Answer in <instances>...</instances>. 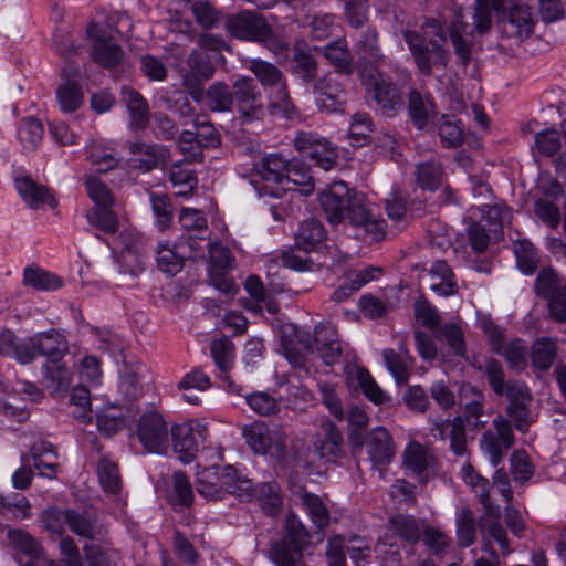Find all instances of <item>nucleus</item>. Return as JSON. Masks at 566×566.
<instances>
[{
  "label": "nucleus",
  "instance_id": "obj_54",
  "mask_svg": "<svg viewBox=\"0 0 566 566\" xmlns=\"http://www.w3.org/2000/svg\"><path fill=\"white\" fill-rule=\"evenodd\" d=\"M465 483L470 485L478 494L479 500L483 505L485 514L490 517L497 520L501 515V509L499 505L493 504L491 501L489 480L476 473L475 475H472L470 479H467Z\"/></svg>",
  "mask_w": 566,
  "mask_h": 566
},
{
  "label": "nucleus",
  "instance_id": "obj_24",
  "mask_svg": "<svg viewBox=\"0 0 566 566\" xmlns=\"http://www.w3.org/2000/svg\"><path fill=\"white\" fill-rule=\"evenodd\" d=\"M345 373L349 385L359 386L365 396L374 403L381 405L388 400L386 394L376 384L367 369L356 365H347Z\"/></svg>",
  "mask_w": 566,
  "mask_h": 566
},
{
  "label": "nucleus",
  "instance_id": "obj_56",
  "mask_svg": "<svg viewBox=\"0 0 566 566\" xmlns=\"http://www.w3.org/2000/svg\"><path fill=\"white\" fill-rule=\"evenodd\" d=\"M187 72L182 76H191L192 78L207 81L214 74V66L210 59L199 52L192 51L186 61Z\"/></svg>",
  "mask_w": 566,
  "mask_h": 566
},
{
  "label": "nucleus",
  "instance_id": "obj_34",
  "mask_svg": "<svg viewBox=\"0 0 566 566\" xmlns=\"http://www.w3.org/2000/svg\"><path fill=\"white\" fill-rule=\"evenodd\" d=\"M557 342L553 338L541 337L535 340L531 348L533 366L538 370H548L557 357Z\"/></svg>",
  "mask_w": 566,
  "mask_h": 566
},
{
  "label": "nucleus",
  "instance_id": "obj_64",
  "mask_svg": "<svg viewBox=\"0 0 566 566\" xmlns=\"http://www.w3.org/2000/svg\"><path fill=\"white\" fill-rule=\"evenodd\" d=\"M438 133L441 143L449 148H455L461 145L463 140V130L459 122L451 116H442L439 125Z\"/></svg>",
  "mask_w": 566,
  "mask_h": 566
},
{
  "label": "nucleus",
  "instance_id": "obj_33",
  "mask_svg": "<svg viewBox=\"0 0 566 566\" xmlns=\"http://www.w3.org/2000/svg\"><path fill=\"white\" fill-rule=\"evenodd\" d=\"M269 558L276 566H301L303 548L289 543L286 538H282L272 544L269 551Z\"/></svg>",
  "mask_w": 566,
  "mask_h": 566
},
{
  "label": "nucleus",
  "instance_id": "obj_44",
  "mask_svg": "<svg viewBox=\"0 0 566 566\" xmlns=\"http://www.w3.org/2000/svg\"><path fill=\"white\" fill-rule=\"evenodd\" d=\"M248 67L264 87L273 90L285 83L283 73L272 63L260 59H253L250 61V65Z\"/></svg>",
  "mask_w": 566,
  "mask_h": 566
},
{
  "label": "nucleus",
  "instance_id": "obj_25",
  "mask_svg": "<svg viewBox=\"0 0 566 566\" xmlns=\"http://www.w3.org/2000/svg\"><path fill=\"white\" fill-rule=\"evenodd\" d=\"M387 369L396 379L398 385L406 384L409 379V370L413 364V359L409 354L405 343H400L398 350L392 348L382 352Z\"/></svg>",
  "mask_w": 566,
  "mask_h": 566
},
{
  "label": "nucleus",
  "instance_id": "obj_57",
  "mask_svg": "<svg viewBox=\"0 0 566 566\" xmlns=\"http://www.w3.org/2000/svg\"><path fill=\"white\" fill-rule=\"evenodd\" d=\"M18 137L25 150H35L43 138L41 122L33 117L25 118L20 125Z\"/></svg>",
  "mask_w": 566,
  "mask_h": 566
},
{
  "label": "nucleus",
  "instance_id": "obj_51",
  "mask_svg": "<svg viewBox=\"0 0 566 566\" xmlns=\"http://www.w3.org/2000/svg\"><path fill=\"white\" fill-rule=\"evenodd\" d=\"M389 525L395 535L407 542L417 543L421 536L422 528L413 516L398 514L390 518Z\"/></svg>",
  "mask_w": 566,
  "mask_h": 566
},
{
  "label": "nucleus",
  "instance_id": "obj_58",
  "mask_svg": "<svg viewBox=\"0 0 566 566\" xmlns=\"http://www.w3.org/2000/svg\"><path fill=\"white\" fill-rule=\"evenodd\" d=\"M23 284L36 290L53 291L62 285L59 276L40 269L28 268L23 273Z\"/></svg>",
  "mask_w": 566,
  "mask_h": 566
},
{
  "label": "nucleus",
  "instance_id": "obj_45",
  "mask_svg": "<svg viewBox=\"0 0 566 566\" xmlns=\"http://www.w3.org/2000/svg\"><path fill=\"white\" fill-rule=\"evenodd\" d=\"M44 376L55 391L66 390L72 382V373L60 359H49L44 365Z\"/></svg>",
  "mask_w": 566,
  "mask_h": 566
},
{
  "label": "nucleus",
  "instance_id": "obj_5",
  "mask_svg": "<svg viewBox=\"0 0 566 566\" xmlns=\"http://www.w3.org/2000/svg\"><path fill=\"white\" fill-rule=\"evenodd\" d=\"M235 91L233 107L243 124L261 120L264 117L265 108L262 94L252 77L241 75L232 83Z\"/></svg>",
  "mask_w": 566,
  "mask_h": 566
},
{
  "label": "nucleus",
  "instance_id": "obj_32",
  "mask_svg": "<svg viewBox=\"0 0 566 566\" xmlns=\"http://www.w3.org/2000/svg\"><path fill=\"white\" fill-rule=\"evenodd\" d=\"M122 96L130 114V125L136 129H144L149 118L147 102L137 91L130 87H123Z\"/></svg>",
  "mask_w": 566,
  "mask_h": 566
},
{
  "label": "nucleus",
  "instance_id": "obj_63",
  "mask_svg": "<svg viewBox=\"0 0 566 566\" xmlns=\"http://www.w3.org/2000/svg\"><path fill=\"white\" fill-rule=\"evenodd\" d=\"M90 224L98 228L105 233H115L118 230V219L111 207H94L87 213Z\"/></svg>",
  "mask_w": 566,
  "mask_h": 566
},
{
  "label": "nucleus",
  "instance_id": "obj_13",
  "mask_svg": "<svg viewBox=\"0 0 566 566\" xmlns=\"http://www.w3.org/2000/svg\"><path fill=\"white\" fill-rule=\"evenodd\" d=\"M306 347L312 353H316L328 366H333L338 363L342 356V346L338 339V334L332 325L316 326L314 336L306 344Z\"/></svg>",
  "mask_w": 566,
  "mask_h": 566
},
{
  "label": "nucleus",
  "instance_id": "obj_38",
  "mask_svg": "<svg viewBox=\"0 0 566 566\" xmlns=\"http://www.w3.org/2000/svg\"><path fill=\"white\" fill-rule=\"evenodd\" d=\"M298 499L313 524L319 530L325 528L329 523V512L323 501L306 490L298 492Z\"/></svg>",
  "mask_w": 566,
  "mask_h": 566
},
{
  "label": "nucleus",
  "instance_id": "obj_27",
  "mask_svg": "<svg viewBox=\"0 0 566 566\" xmlns=\"http://www.w3.org/2000/svg\"><path fill=\"white\" fill-rule=\"evenodd\" d=\"M408 111L413 125L418 129L426 128L436 114L432 98L416 90L409 93Z\"/></svg>",
  "mask_w": 566,
  "mask_h": 566
},
{
  "label": "nucleus",
  "instance_id": "obj_49",
  "mask_svg": "<svg viewBox=\"0 0 566 566\" xmlns=\"http://www.w3.org/2000/svg\"><path fill=\"white\" fill-rule=\"evenodd\" d=\"M96 423L102 434L111 437L125 428L126 419L115 406H109L97 411Z\"/></svg>",
  "mask_w": 566,
  "mask_h": 566
},
{
  "label": "nucleus",
  "instance_id": "obj_55",
  "mask_svg": "<svg viewBox=\"0 0 566 566\" xmlns=\"http://www.w3.org/2000/svg\"><path fill=\"white\" fill-rule=\"evenodd\" d=\"M373 132V122L367 113H356L352 116L348 137L355 147H360L369 142Z\"/></svg>",
  "mask_w": 566,
  "mask_h": 566
},
{
  "label": "nucleus",
  "instance_id": "obj_22",
  "mask_svg": "<svg viewBox=\"0 0 566 566\" xmlns=\"http://www.w3.org/2000/svg\"><path fill=\"white\" fill-rule=\"evenodd\" d=\"M314 90L317 94V105L325 112L339 111L346 102L343 86L331 76L318 81Z\"/></svg>",
  "mask_w": 566,
  "mask_h": 566
},
{
  "label": "nucleus",
  "instance_id": "obj_28",
  "mask_svg": "<svg viewBox=\"0 0 566 566\" xmlns=\"http://www.w3.org/2000/svg\"><path fill=\"white\" fill-rule=\"evenodd\" d=\"M34 343L38 355L49 359H60L69 349L66 338L55 329L35 334Z\"/></svg>",
  "mask_w": 566,
  "mask_h": 566
},
{
  "label": "nucleus",
  "instance_id": "obj_30",
  "mask_svg": "<svg viewBox=\"0 0 566 566\" xmlns=\"http://www.w3.org/2000/svg\"><path fill=\"white\" fill-rule=\"evenodd\" d=\"M235 91L224 82H214L206 91V106L216 113H229L233 109Z\"/></svg>",
  "mask_w": 566,
  "mask_h": 566
},
{
  "label": "nucleus",
  "instance_id": "obj_18",
  "mask_svg": "<svg viewBox=\"0 0 566 566\" xmlns=\"http://www.w3.org/2000/svg\"><path fill=\"white\" fill-rule=\"evenodd\" d=\"M129 153L133 157L129 159L132 168L147 172L165 161L168 156V149L164 146L147 144L136 140L129 145Z\"/></svg>",
  "mask_w": 566,
  "mask_h": 566
},
{
  "label": "nucleus",
  "instance_id": "obj_4",
  "mask_svg": "<svg viewBox=\"0 0 566 566\" xmlns=\"http://www.w3.org/2000/svg\"><path fill=\"white\" fill-rule=\"evenodd\" d=\"M403 39L412 54L419 72L426 76L432 74V69L446 67L449 63L448 51L436 41L430 44L416 31H406Z\"/></svg>",
  "mask_w": 566,
  "mask_h": 566
},
{
  "label": "nucleus",
  "instance_id": "obj_42",
  "mask_svg": "<svg viewBox=\"0 0 566 566\" xmlns=\"http://www.w3.org/2000/svg\"><path fill=\"white\" fill-rule=\"evenodd\" d=\"M465 28L467 24L460 13L457 14L455 20L452 21L448 28L454 53L464 67L468 66L471 60V46L462 35V33L465 32Z\"/></svg>",
  "mask_w": 566,
  "mask_h": 566
},
{
  "label": "nucleus",
  "instance_id": "obj_14",
  "mask_svg": "<svg viewBox=\"0 0 566 566\" xmlns=\"http://www.w3.org/2000/svg\"><path fill=\"white\" fill-rule=\"evenodd\" d=\"M494 352L504 356L513 369H524L526 366L527 346L521 339L504 342L501 331L492 324H484Z\"/></svg>",
  "mask_w": 566,
  "mask_h": 566
},
{
  "label": "nucleus",
  "instance_id": "obj_12",
  "mask_svg": "<svg viewBox=\"0 0 566 566\" xmlns=\"http://www.w3.org/2000/svg\"><path fill=\"white\" fill-rule=\"evenodd\" d=\"M402 462L419 482L427 483L431 471L434 469L437 459L429 447L411 441L403 451Z\"/></svg>",
  "mask_w": 566,
  "mask_h": 566
},
{
  "label": "nucleus",
  "instance_id": "obj_40",
  "mask_svg": "<svg viewBox=\"0 0 566 566\" xmlns=\"http://www.w3.org/2000/svg\"><path fill=\"white\" fill-rule=\"evenodd\" d=\"M211 356L219 369V377L228 381L229 376L228 373L232 367L233 357H234V346L233 344L226 337L216 339L211 343L210 346Z\"/></svg>",
  "mask_w": 566,
  "mask_h": 566
},
{
  "label": "nucleus",
  "instance_id": "obj_1",
  "mask_svg": "<svg viewBox=\"0 0 566 566\" xmlns=\"http://www.w3.org/2000/svg\"><path fill=\"white\" fill-rule=\"evenodd\" d=\"M319 202L331 224H339L345 219L361 229L373 241L386 235V221L370 210L364 195L349 189L342 181L334 182L322 191Z\"/></svg>",
  "mask_w": 566,
  "mask_h": 566
},
{
  "label": "nucleus",
  "instance_id": "obj_31",
  "mask_svg": "<svg viewBox=\"0 0 566 566\" xmlns=\"http://www.w3.org/2000/svg\"><path fill=\"white\" fill-rule=\"evenodd\" d=\"M430 289L440 296H450L458 293L451 268L444 261H436L430 270Z\"/></svg>",
  "mask_w": 566,
  "mask_h": 566
},
{
  "label": "nucleus",
  "instance_id": "obj_26",
  "mask_svg": "<svg viewBox=\"0 0 566 566\" xmlns=\"http://www.w3.org/2000/svg\"><path fill=\"white\" fill-rule=\"evenodd\" d=\"M292 72L302 78L305 83L313 82L318 72V64L308 45L303 41L294 44Z\"/></svg>",
  "mask_w": 566,
  "mask_h": 566
},
{
  "label": "nucleus",
  "instance_id": "obj_16",
  "mask_svg": "<svg viewBox=\"0 0 566 566\" xmlns=\"http://www.w3.org/2000/svg\"><path fill=\"white\" fill-rule=\"evenodd\" d=\"M14 185L19 196L30 209H42L45 205L52 209L57 207V200L52 191L30 176L15 177Z\"/></svg>",
  "mask_w": 566,
  "mask_h": 566
},
{
  "label": "nucleus",
  "instance_id": "obj_11",
  "mask_svg": "<svg viewBox=\"0 0 566 566\" xmlns=\"http://www.w3.org/2000/svg\"><path fill=\"white\" fill-rule=\"evenodd\" d=\"M227 28L233 36L241 40L265 42L272 36L266 21L253 11L229 17Z\"/></svg>",
  "mask_w": 566,
  "mask_h": 566
},
{
  "label": "nucleus",
  "instance_id": "obj_19",
  "mask_svg": "<svg viewBox=\"0 0 566 566\" xmlns=\"http://www.w3.org/2000/svg\"><path fill=\"white\" fill-rule=\"evenodd\" d=\"M290 160L283 155L274 153L264 156L255 165V176L269 185L285 188V177Z\"/></svg>",
  "mask_w": 566,
  "mask_h": 566
},
{
  "label": "nucleus",
  "instance_id": "obj_23",
  "mask_svg": "<svg viewBox=\"0 0 566 566\" xmlns=\"http://www.w3.org/2000/svg\"><path fill=\"white\" fill-rule=\"evenodd\" d=\"M31 457L34 468L39 474L49 479L56 478L57 453L52 443L45 440H38L31 446Z\"/></svg>",
  "mask_w": 566,
  "mask_h": 566
},
{
  "label": "nucleus",
  "instance_id": "obj_50",
  "mask_svg": "<svg viewBox=\"0 0 566 566\" xmlns=\"http://www.w3.org/2000/svg\"><path fill=\"white\" fill-rule=\"evenodd\" d=\"M518 269L525 274H532L536 270L539 258L536 248L527 240H517L513 244Z\"/></svg>",
  "mask_w": 566,
  "mask_h": 566
},
{
  "label": "nucleus",
  "instance_id": "obj_3",
  "mask_svg": "<svg viewBox=\"0 0 566 566\" xmlns=\"http://www.w3.org/2000/svg\"><path fill=\"white\" fill-rule=\"evenodd\" d=\"M207 433V424L198 419H189L171 426V444L178 459L184 463L193 461L200 446L206 441Z\"/></svg>",
  "mask_w": 566,
  "mask_h": 566
},
{
  "label": "nucleus",
  "instance_id": "obj_53",
  "mask_svg": "<svg viewBox=\"0 0 566 566\" xmlns=\"http://www.w3.org/2000/svg\"><path fill=\"white\" fill-rule=\"evenodd\" d=\"M87 153L92 165L95 166L98 172H107L118 164L114 149L101 143H91L87 147Z\"/></svg>",
  "mask_w": 566,
  "mask_h": 566
},
{
  "label": "nucleus",
  "instance_id": "obj_7",
  "mask_svg": "<svg viewBox=\"0 0 566 566\" xmlns=\"http://www.w3.org/2000/svg\"><path fill=\"white\" fill-rule=\"evenodd\" d=\"M363 84L371 94L374 101L387 116H394L402 106L403 101L399 90L387 82L376 70L363 67L359 71Z\"/></svg>",
  "mask_w": 566,
  "mask_h": 566
},
{
  "label": "nucleus",
  "instance_id": "obj_48",
  "mask_svg": "<svg viewBox=\"0 0 566 566\" xmlns=\"http://www.w3.org/2000/svg\"><path fill=\"white\" fill-rule=\"evenodd\" d=\"M269 109L272 115L284 118H290L295 113L286 82L271 90L269 94Z\"/></svg>",
  "mask_w": 566,
  "mask_h": 566
},
{
  "label": "nucleus",
  "instance_id": "obj_36",
  "mask_svg": "<svg viewBox=\"0 0 566 566\" xmlns=\"http://www.w3.org/2000/svg\"><path fill=\"white\" fill-rule=\"evenodd\" d=\"M326 237V231L321 221L316 219L304 220L296 232L297 248L308 252L314 249L316 244L323 242Z\"/></svg>",
  "mask_w": 566,
  "mask_h": 566
},
{
  "label": "nucleus",
  "instance_id": "obj_41",
  "mask_svg": "<svg viewBox=\"0 0 566 566\" xmlns=\"http://www.w3.org/2000/svg\"><path fill=\"white\" fill-rule=\"evenodd\" d=\"M56 101L63 113H74L84 101L82 86L73 81H66L56 90Z\"/></svg>",
  "mask_w": 566,
  "mask_h": 566
},
{
  "label": "nucleus",
  "instance_id": "obj_10",
  "mask_svg": "<svg viewBox=\"0 0 566 566\" xmlns=\"http://www.w3.org/2000/svg\"><path fill=\"white\" fill-rule=\"evenodd\" d=\"M343 453V436L339 429L329 420H325L319 426V431L313 440V453L304 457L305 461L316 459L326 462H333Z\"/></svg>",
  "mask_w": 566,
  "mask_h": 566
},
{
  "label": "nucleus",
  "instance_id": "obj_9",
  "mask_svg": "<svg viewBox=\"0 0 566 566\" xmlns=\"http://www.w3.org/2000/svg\"><path fill=\"white\" fill-rule=\"evenodd\" d=\"M168 426L158 411L144 413L136 427V434L143 447L154 453H164L168 448Z\"/></svg>",
  "mask_w": 566,
  "mask_h": 566
},
{
  "label": "nucleus",
  "instance_id": "obj_43",
  "mask_svg": "<svg viewBox=\"0 0 566 566\" xmlns=\"http://www.w3.org/2000/svg\"><path fill=\"white\" fill-rule=\"evenodd\" d=\"M465 28L467 24L460 13L457 14L455 20L452 21L448 28L454 53L464 67L468 66L471 60V46L462 35V33L465 32Z\"/></svg>",
  "mask_w": 566,
  "mask_h": 566
},
{
  "label": "nucleus",
  "instance_id": "obj_37",
  "mask_svg": "<svg viewBox=\"0 0 566 566\" xmlns=\"http://www.w3.org/2000/svg\"><path fill=\"white\" fill-rule=\"evenodd\" d=\"M324 56L339 73L346 75L353 73V56L348 50L347 42L344 39H338L337 41L327 44L324 48Z\"/></svg>",
  "mask_w": 566,
  "mask_h": 566
},
{
  "label": "nucleus",
  "instance_id": "obj_17",
  "mask_svg": "<svg viewBox=\"0 0 566 566\" xmlns=\"http://www.w3.org/2000/svg\"><path fill=\"white\" fill-rule=\"evenodd\" d=\"M433 437L440 440L450 441V450L457 457L468 454V440L464 426V419L457 416L453 419L436 421L431 428Z\"/></svg>",
  "mask_w": 566,
  "mask_h": 566
},
{
  "label": "nucleus",
  "instance_id": "obj_2",
  "mask_svg": "<svg viewBox=\"0 0 566 566\" xmlns=\"http://www.w3.org/2000/svg\"><path fill=\"white\" fill-rule=\"evenodd\" d=\"M536 17L531 7L521 2H513L506 8H501L496 20V29L500 33L503 48L518 46L534 33Z\"/></svg>",
  "mask_w": 566,
  "mask_h": 566
},
{
  "label": "nucleus",
  "instance_id": "obj_29",
  "mask_svg": "<svg viewBox=\"0 0 566 566\" xmlns=\"http://www.w3.org/2000/svg\"><path fill=\"white\" fill-rule=\"evenodd\" d=\"M157 266L160 271L175 275L182 269V261L188 259L184 244L175 243L172 248L168 243H159L157 248Z\"/></svg>",
  "mask_w": 566,
  "mask_h": 566
},
{
  "label": "nucleus",
  "instance_id": "obj_21",
  "mask_svg": "<svg viewBox=\"0 0 566 566\" xmlns=\"http://www.w3.org/2000/svg\"><path fill=\"white\" fill-rule=\"evenodd\" d=\"M66 526L75 535L87 539H94L103 534L96 513L88 510H67Z\"/></svg>",
  "mask_w": 566,
  "mask_h": 566
},
{
  "label": "nucleus",
  "instance_id": "obj_20",
  "mask_svg": "<svg viewBox=\"0 0 566 566\" xmlns=\"http://www.w3.org/2000/svg\"><path fill=\"white\" fill-rule=\"evenodd\" d=\"M367 453L375 464L389 463L395 454L390 433L382 427L371 430L366 438Z\"/></svg>",
  "mask_w": 566,
  "mask_h": 566
},
{
  "label": "nucleus",
  "instance_id": "obj_46",
  "mask_svg": "<svg viewBox=\"0 0 566 566\" xmlns=\"http://www.w3.org/2000/svg\"><path fill=\"white\" fill-rule=\"evenodd\" d=\"M197 491L201 496L210 501L224 497L217 468H206L198 472Z\"/></svg>",
  "mask_w": 566,
  "mask_h": 566
},
{
  "label": "nucleus",
  "instance_id": "obj_47",
  "mask_svg": "<svg viewBox=\"0 0 566 566\" xmlns=\"http://www.w3.org/2000/svg\"><path fill=\"white\" fill-rule=\"evenodd\" d=\"M504 0H476L473 13V25L476 32L485 33L492 25V9L500 15Z\"/></svg>",
  "mask_w": 566,
  "mask_h": 566
},
{
  "label": "nucleus",
  "instance_id": "obj_39",
  "mask_svg": "<svg viewBox=\"0 0 566 566\" xmlns=\"http://www.w3.org/2000/svg\"><path fill=\"white\" fill-rule=\"evenodd\" d=\"M455 535L461 548L471 546L476 539V522L469 507H462L455 516Z\"/></svg>",
  "mask_w": 566,
  "mask_h": 566
},
{
  "label": "nucleus",
  "instance_id": "obj_8",
  "mask_svg": "<svg viewBox=\"0 0 566 566\" xmlns=\"http://www.w3.org/2000/svg\"><path fill=\"white\" fill-rule=\"evenodd\" d=\"M295 149L311 158L324 170L332 169L337 161V147L313 132H300L294 138Z\"/></svg>",
  "mask_w": 566,
  "mask_h": 566
},
{
  "label": "nucleus",
  "instance_id": "obj_6",
  "mask_svg": "<svg viewBox=\"0 0 566 566\" xmlns=\"http://www.w3.org/2000/svg\"><path fill=\"white\" fill-rule=\"evenodd\" d=\"M514 442L515 437L511 422L502 415H499L492 421V429L482 433L480 448L488 455L491 464L496 468Z\"/></svg>",
  "mask_w": 566,
  "mask_h": 566
},
{
  "label": "nucleus",
  "instance_id": "obj_62",
  "mask_svg": "<svg viewBox=\"0 0 566 566\" xmlns=\"http://www.w3.org/2000/svg\"><path fill=\"white\" fill-rule=\"evenodd\" d=\"M510 471L518 482L528 481L534 474V465L525 450H514L510 458Z\"/></svg>",
  "mask_w": 566,
  "mask_h": 566
},
{
  "label": "nucleus",
  "instance_id": "obj_52",
  "mask_svg": "<svg viewBox=\"0 0 566 566\" xmlns=\"http://www.w3.org/2000/svg\"><path fill=\"white\" fill-rule=\"evenodd\" d=\"M220 484L223 490V496L226 494H233L242 496L248 494L252 489L250 480L238 476L237 470L231 465L223 468L221 474H219Z\"/></svg>",
  "mask_w": 566,
  "mask_h": 566
},
{
  "label": "nucleus",
  "instance_id": "obj_61",
  "mask_svg": "<svg viewBox=\"0 0 566 566\" xmlns=\"http://www.w3.org/2000/svg\"><path fill=\"white\" fill-rule=\"evenodd\" d=\"M97 475L103 490L107 493H117L122 480L116 463L108 459H102L97 465Z\"/></svg>",
  "mask_w": 566,
  "mask_h": 566
},
{
  "label": "nucleus",
  "instance_id": "obj_60",
  "mask_svg": "<svg viewBox=\"0 0 566 566\" xmlns=\"http://www.w3.org/2000/svg\"><path fill=\"white\" fill-rule=\"evenodd\" d=\"M285 177V187L290 184L300 186V192L310 195L314 190V180L310 168L298 163L290 161Z\"/></svg>",
  "mask_w": 566,
  "mask_h": 566
},
{
  "label": "nucleus",
  "instance_id": "obj_15",
  "mask_svg": "<svg viewBox=\"0 0 566 566\" xmlns=\"http://www.w3.org/2000/svg\"><path fill=\"white\" fill-rule=\"evenodd\" d=\"M87 35L93 40L92 57L103 67H114L123 60V51L112 40H106L105 32L98 23H90Z\"/></svg>",
  "mask_w": 566,
  "mask_h": 566
},
{
  "label": "nucleus",
  "instance_id": "obj_59",
  "mask_svg": "<svg viewBox=\"0 0 566 566\" xmlns=\"http://www.w3.org/2000/svg\"><path fill=\"white\" fill-rule=\"evenodd\" d=\"M566 283L562 281L553 269H543L535 280V292L538 296L547 300L559 292Z\"/></svg>",
  "mask_w": 566,
  "mask_h": 566
},
{
  "label": "nucleus",
  "instance_id": "obj_35",
  "mask_svg": "<svg viewBox=\"0 0 566 566\" xmlns=\"http://www.w3.org/2000/svg\"><path fill=\"white\" fill-rule=\"evenodd\" d=\"M269 430L263 421H254L242 426L241 433L254 453L264 455L270 452Z\"/></svg>",
  "mask_w": 566,
  "mask_h": 566
}]
</instances>
